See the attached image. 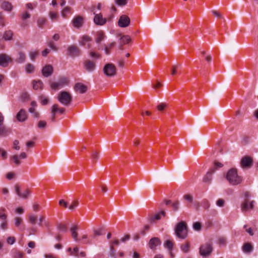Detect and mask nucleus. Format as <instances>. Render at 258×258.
Masks as SVG:
<instances>
[{
    "label": "nucleus",
    "mask_w": 258,
    "mask_h": 258,
    "mask_svg": "<svg viewBox=\"0 0 258 258\" xmlns=\"http://www.w3.org/2000/svg\"><path fill=\"white\" fill-rule=\"evenodd\" d=\"M12 158H13L14 163L16 165H19L21 164V162L19 160L20 158L18 155H14Z\"/></svg>",
    "instance_id": "680f3d73"
},
{
    "label": "nucleus",
    "mask_w": 258,
    "mask_h": 258,
    "mask_svg": "<svg viewBox=\"0 0 258 258\" xmlns=\"http://www.w3.org/2000/svg\"><path fill=\"white\" fill-rule=\"evenodd\" d=\"M130 24V19L126 15L121 16L118 21V25L119 27L125 28Z\"/></svg>",
    "instance_id": "9b49d317"
},
{
    "label": "nucleus",
    "mask_w": 258,
    "mask_h": 258,
    "mask_svg": "<svg viewBox=\"0 0 258 258\" xmlns=\"http://www.w3.org/2000/svg\"><path fill=\"white\" fill-rule=\"evenodd\" d=\"M12 4L7 1H4L2 3L1 8L8 12H11L13 9Z\"/></svg>",
    "instance_id": "4be33fe9"
},
{
    "label": "nucleus",
    "mask_w": 258,
    "mask_h": 258,
    "mask_svg": "<svg viewBox=\"0 0 258 258\" xmlns=\"http://www.w3.org/2000/svg\"><path fill=\"white\" fill-rule=\"evenodd\" d=\"M114 2L118 6L123 7L127 4L128 0H114Z\"/></svg>",
    "instance_id": "4c0bfd02"
},
{
    "label": "nucleus",
    "mask_w": 258,
    "mask_h": 258,
    "mask_svg": "<svg viewBox=\"0 0 258 258\" xmlns=\"http://www.w3.org/2000/svg\"><path fill=\"white\" fill-rule=\"evenodd\" d=\"M30 17V14L27 12H25L21 14V18L22 20L25 21V20L29 19Z\"/></svg>",
    "instance_id": "603ef678"
},
{
    "label": "nucleus",
    "mask_w": 258,
    "mask_h": 258,
    "mask_svg": "<svg viewBox=\"0 0 258 258\" xmlns=\"http://www.w3.org/2000/svg\"><path fill=\"white\" fill-rule=\"evenodd\" d=\"M29 56L32 61H34L38 55V51L36 50H31L29 52Z\"/></svg>",
    "instance_id": "c756f323"
},
{
    "label": "nucleus",
    "mask_w": 258,
    "mask_h": 258,
    "mask_svg": "<svg viewBox=\"0 0 258 258\" xmlns=\"http://www.w3.org/2000/svg\"><path fill=\"white\" fill-rule=\"evenodd\" d=\"M103 72L107 77H113L116 75V69L114 64L108 63L104 66Z\"/></svg>",
    "instance_id": "423d86ee"
},
{
    "label": "nucleus",
    "mask_w": 258,
    "mask_h": 258,
    "mask_svg": "<svg viewBox=\"0 0 258 258\" xmlns=\"http://www.w3.org/2000/svg\"><path fill=\"white\" fill-rule=\"evenodd\" d=\"M0 228L2 230H6L8 229V221H2L0 223Z\"/></svg>",
    "instance_id": "a19ab883"
},
{
    "label": "nucleus",
    "mask_w": 258,
    "mask_h": 258,
    "mask_svg": "<svg viewBox=\"0 0 258 258\" xmlns=\"http://www.w3.org/2000/svg\"><path fill=\"white\" fill-rule=\"evenodd\" d=\"M68 51L69 54L73 57H76L80 55V49L74 45H71L68 48Z\"/></svg>",
    "instance_id": "4468645a"
},
{
    "label": "nucleus",
    "mask_w": 258,
    "mask_h": 258,
    "mask_svg": "<svg viewBox=\"0 0 258 258\" xmlns=\"http://www.w3.org/2000/svg\"><path fill=\"white\" fill-rule=\"evenodd\" d=\"M181 249L184 252H188L189 249V244L188 243H184L181 246Z\"/></svg>",
    "instance_id": "58836bf2"
},
{
    "label": "nucleus",
    "mask_w": 258,
    "mask_h": 258,
    "mask_svg": "<svg viewBox=\"0 0 258 258\" xmlns=\"http://www.w3.org/2000/svg\"><path fill=\"white\" fill-rule=\"evenodd\" d=\"M78 229V228L77 226H74L73 227H72L71 228V233H72V235L74 239V240L76 242H78L79 241V239L77 238V236H78V234L76 232V231Z\"/></svg>",
    "instance_id": "c85d7f7f"
},
{
    "label": "nucleus",
    "mask_w": 258,
    "mask_h": 258,
    "mask_svg": "<svg viewBox=\"0 0 258 258\" xmlns=\"http://www.w3.org/2000/svg\"><path fill=\"white\" fill-rule=\"evenodd\" d=\"M44 222V224L46 226L48 225V223L46 221H45L44 218L43 216H40L39 217V222L38 225L41 226L42 225V223Z\"/></svg>",
    "instance_id": "13d9d810"
},
{
    "label": "nucleus",
    "mask_w": 258,
    "mask_h": 258,
    "mask_svg": "<svg viewBox=\"0 0 258 258\" xmlns=\"http://www.w3.org/2000/svg\"><path fill=\"white\" fill-rule=\"evenodd\" d=\"M68 83L69 80L67 78L63 77L59 79L57 82L52 83L51 87L53 89L57 90L67 85Z\"/></svg>",
    "instance_id": "0eeeda50"
},
{
    "label": "nucleus",
    "mask_w": 258,
    "mask_h": 258,
    "mask_svg": "<svg viewBox=\"0 0 258 258\" xmlns=\"http://www.w3.org/2000/svg\"><path fill=\"white\" fill-rule=\"evenodd\" d=\"M53 72V69L52 66L47 64L42 69V74L45 77H48L51 76Z\"/></svg>",
    "instance_id": "2eb2a0df"
},
{
    "label": "nucleus",
    "mask_w": 258,
    "mask_h": 258,
    "mask_svg": "<svg viewBox=\"0 0 258 258\" xmlns=\"http://www.w3.org/2000/svg\"><path fill=\"white\" fill-rule=\"evenodd\" d=\"M26 59V55L25 53L21 51L18 52L17 56L15 59V61L18 63H24Z\"/></svg>",
    "instance_id": "aec40b11"
},
{
    "label": "nucleus",
    "mask_w": 258,
    "mask_h": 258,
    "mask_svg": "<svg viewBox=\"0 0 258 258\" xmlns=\"http://www.w3.org/2000/svg\"><path fill=\"white\" fill-rule=\"evenodd\" d=\"M57 228L61 232H67V227L63 224H59L57 225Z\"/></svg>",
    "instance_id": "37998d69"
},
{
    "label": "nucleus",
    "mask_w": 258,
    "mask_h": 258,
    "mask_svg": "<svg viewBox=\"0 0 258 258\" xmlns=\"http://www.w3.org/2000/svg\"><path fill=\"white\" fill-rule=\"evenodd\" d=\"M15 176V174L14 173H12V172H9L7 174V178L9 179V180H11Z\"/></svg>",
    "instance_id": "774afa93"
},
{
    "label": "nucleus",
    "mask_w": 258,
    "mask_h": 258,
    "mask_svg": "<svg viewBox=\"0 0 258 258\" xmlns=\"http://www.w3.org/2000/svg\"><path fill=\"white\" fill-rule=\"evenodd\" d=\"M48 46L52 50L54 51H56L57 50V48L56 46L52 42H49L48 43Z\"/></svg>",
    "instance_id": "69168bd1"
},
{
    "label": "nucleus",
    "mask_w": 258,
    "mask_h": 258,
    "mask_svg": "<svg viewBox=\"0 0 258 258\" xmlns=\"http://www.w3.org/2000/svg\"><path fill=\"white\" fill-rule=\"evenodd\" d=\"M245 199L241 203L240 208L242 212H246L251 210L254 208V204L255 202L248 199V194L246 193L245 194Z\"/></svg>",
    "instance_id": "39448f33"
},
{
    "label": "nucleus",
    "mask_w": 258,
    "mask_h": 258,
    "mask_svg": "<svg viewBox=\"0 0 258 258\" xmlns=\"http://www.w3.org/2000/svg\"><path fill=\"white\" fill-rule=\"evenodd\" d=\"M94 14L95 15L94 18V22L95 24L97 25H103L106 22V19L103 18V16L101 13L95 14L94 12Z\"/></svg>",
    "instance_id": "ddd939ff"
},
{
    "label": "nucleus",
    "mask_w": 258,
    "mask_h": 258,
    "mask_svg": "<svg viewBox=\"0 0 258 258\" xmlns=\"http://www.w3.org/2000/svg\"><path fill=\"white\" fill-rule=\"evenodd\" d=\"M164 246L165 248H167L169 250H170L172 248L173 244L172 243L170 240H167L164 243Z\"/></svg>",
    "instance_id": "79ce46f5"
},
{
    "label": "nucleus",
    "mask_w": 258,
    "mask_h": 258,
    "mask_svg": "<svg viewBox=\"0 0 258 258\" xmlns=\"http://www.w3.org/2000/svg\"><path fill=\"white\" fill-rule=\"evenodd\" d=\"M9 133V130L3 124L0 125V136L6 137Z\"/></svg>",
    "instance_id": "bb28decb"
},
{
    "label": "nucleus",
    "mask_w": 258,
    "mask_h": 258,
    "mask_svg": "<svg viewBox=\"0 0 258 258\" xmlns=\"http://www.w3.org/2000/svg\"><path fill=\"white\" fill-rule=\"evenodd\" d=\"M179 203L177 201L172 203V206L173 207V210L177 211L179 209Z\"/></svg>",
    "instance_id": "052dcab7"
},
{
    "label": "nucleus",
    "mask_w": 258,
    "mask_h": 258,
    "mask_svg": "<svg viewBox=\"0 0 258 258\" xmlns=\"http://www.w3.org/2000/svg\"><path fill=\"white\" fill-rule=\"evenodd\" d=\"M12 61L11 58L7 54H0V66L2 67H6L9 63Z\"/></svg>",
    "instance_id": "f8f14e48"
},
{
    "label": "nucleus",
    "mask_w": 258,
    "mask_h": 258,
    "mask_svg": "<svg viewBox=\"0 0 258 258\" xmlns=\"http://www.w3.org/2000/svg\"><path fill=\"white\" fill-rule=\"evenodd\" d=\"M46 125V122L43 120H40L38 122V127L40 128H43Z\"/></svg>",
    "instance_id": "bf43d9fd"
},
{
    "label": "nucleus",
    "mask_w": 258,
    "mask_h": 258,
    "mask_svg": "<svg viewBox=\"0 0 258 258\" xmlns=\"http://www.w3.org/2000/svg\"><path fill=\"white\" fill-rule=\"evenodd\" d=\"M58 105L57 104H54L52 105L51 108V111H53L54 112H58Z\"/></svg>",
    "instance_id": "338daca9"
},
{
    "label": "nucleus",
    "mask_w": 258,
    "mask_h": 258,
    "mask_svg": "<svg viewBox=\"0 0 258 258\" xmlns=\"http://www.w3.org/2000/svg\"><path fill=\"white\" fill-rule=\"evenodd\" d=\"M214 250L213 245L211 243H205L202 244L199 248V253L203 257H209Z\"/></svg>",
    "instance_id": "7ed1b4c3"
},
{
    "label": "nucleus",
    "mask_w": 258,
    "mask_h": 258,
    "mask_svg": "<svg viewBox=\"0 0 258 258\" xmlns=\"http://www.w3.org/2000/svg\"><path fill=\"white\" fill-rule=\"evenodd\" d=\"M15 238L13 236H10L7 239V242L9 244L12 245L15 242Z\"/></svg>",
    "instance_id": "09e8293b"
},
{
    "label": "nucleus",
    "mask_w": 258,
    "mask_h": 258,
    "mask_svg": "<svg viewBox=\"0 0 258 258\" xmlns=\"http://www.w3.org/2000/svg\"><path fill=\"white\" fill-rule=\"evenodd\" d=\"M100 155L96 151H94L92 153V158L93 160H97L99 158Z\"/></svg>",
    "instance_id": "864d4df0"
},
{
    "label": "nucleus",
    "mask_w": 258,
    "mask_h": 258,
    "mask_svg": "<svg viewBox=\"0 0 258 258\" xmlns=\"http://www.w3.org/2000/svg\"><path fill=\"white\" fill-rule=\"evenodd\" d=\"M45 22L44 18H39L37 20V25L39 27H42L45 24Z\"/></svg>",
    "instance_id": "a18cd8bd"
},
{
    "label": "nucleus",
    "mask_w": 258,
    "mask_h": 258,
    "mask_svg": "<svg viewBox=\"0 0 258 258\" xmlns=\"http://www.w3.org/2000/svg\"><path fill=\"white\" fill-rule=\"evenodd\" d=\"M175 233L178 238L182 239L187 237V226L184 222H180L177 224L175 229Z\"/></svg>",
    "instance_id": "f03ea898"
},
{
    "label": "nucleus",
    "mask_w": 258,
    "mask_h": 258,
    "mask_svg": "<svg viewBox=\"0 0 258 258\" xmlns=\"http://www.w3.org/2000/svg\"><path fill=\"white\" fill-rule=\"evenodd\" d=\"M181 66L180 64L179 65H173L171 68V73L172 75H174L177 73V70Z\"/></svg>",
    "instance_id": "c03bdc74"
},
{
    "label": "nucleus",
    "mask_w": 258,
    "mask_h": 258,
    "mask_svg": "<svg viewBox=\"0 0 258 258\" xmlns=\"http://www.w3.org/2000/svg\"><path fill=\"white\" fill-rule=\"evenodd\" d=\"M252 164V159L249 156L243 157L240 161V166L242 168H250Z\"/></svg>",
    "instance_id": "1a4fd4ad"
},
{
    "label": "nucleus",
    "mask_w": 258,
    "mask_h": 258,
    "mask_svg": "<svg viewBox=\"0 0 258 258\" xmlns=\"http://www.w3.org/2000/svg\"><path fill=\"white\" fill-rule=\"evenodd\" d=\"M91 40L92 39L90 36L86 35H83L81 38L80 44L83 46H85L87 44L88 47H89L90 44L89 43L91 41Z\"/></svg>",
    "instance_id": "412c9836"
},
{
    "label": "nucleus",
    "mask_w": 258,
    "mask_h": 258,
    "mask_svg": "<svg viewBox=\"0 0 258 258\" xmlns=\"http://www.w3.org/2000/svg\"><path fill=\"white\" fill-rule=\"evenodd\" d=\"M183 199L187 201H188L189 203H192L193 201V197L191 195L189 194H186L184 195Z\"/></svg>",
    "instance_id": "6e6d98bb"
},
{
    "label": "nucleus",
    "mask_w": 258,
    "mask_h": 258,
    "mask_svg": "<svg viewBox=\"0 0 258 258\" xmlns=\"http://www.w3.org/2000/svg\"><path fill=\"white\" fill-rule=\"evenodd\" d=\"M242 249L245 253H250L252 250L253 247L249 243H246L243 245Z\"/></svg>",
    "instance_id": "a878e982"
},
{
    "label": "nucleus",
    "mask_w": 258,
    "mask_h": 258,
    "mask_svg": "<svg viewBox=\"0 0 258 258\" xmlns=\"http://www.w3.org/2000/svg\"><path fill=\"white\" fill-rule=\"evenodd\" d=\"M215 170V167L213 168L210 171L207 172L206 174L203 177V181L205 183L210 184L213 178V174Z\"/></svg>",
    "instance_id": "a211bd4d"
},
{
    "label": "nucleus",
    "mask_w": 258,
    "mask_h": 258,
    "mask_svg": "<svg viewBox=\"0 0 258 258\" xmlns=\"http://www.w3.org/2000/svg\"><path fill=\"white\" fill-rule=\"evenodd\" d=\"M19 142L17 140H15L13 142V148L16 150H19L20 149V147L19 146Z\"/></svg>",
    "instance_id": "5fc2aeb1"
},
{
    "label": "nucleus",
    "mask_w": 258,
    "mask_h": 258,
    "mask_svg": "<svg viewBox=\"0 0 258 258\" xmlns=\"http://www.w3.org/2000/svg\"><path fill=\"white\" fill-rule=\"evenodd\" d=\"M83 66L85 70L89 72L92 73L96 69V63L92 60L87 59L84 61Z\"/></svg>",
    "instance_id": "9d476101"
},
{
    "label": "nucleus",
    "mask_w": 258,
    "mask_h": 258,
    "mask_svg": "<svg viewBox=\"0 0 258 258\" xmlns=\"http://www.w3.org/2000/svg\"><path fill=\"white\" fill-rule=\"evenodd\" d=\"M14 258H22L23 254L20 251H16L13 255Z\"/></svg>",
    "instance_id": "0e129e2a"
},
{
    "label": "nucleus",
    "mask_w": 258,
    "mask_h": 258,
    "mask_svg": "<svg viewBox=\"0 0 258 258\" xmlns=\"http://www.w3.org/2000/svg\"><path fill=\"white\" fill-rule=\"evenodd\" d=\"M37 220V217L34 215H30L29 217V221L32 224H34Z\"/></svg>",
    "instance_id": "49530a36"
},
{
    "label": "nucleus",
    "mask_w": 258,
    "mask_h": 258,
    "mask_svg": "<svg viewBox=\"0 0 258 258\" xmlns=\"http://www.w3.org/2000/svg\"><path fill=\"white\" fill-rule=\"evenodd\" d=\"M28 111L30 113H31L32 116L34 118H39L40 116V113L36 110L35 108H29Z\"/></svg>",
    "instance_id": "72a5a7b5"
},
{
    "label": "nucleus",
    "mask_w": 258,
    "mask_h": 258,
    "mask_svg": "<svg viewBox=\"0 0 258 258\" xmlns=\"http://www.w3.org/2000/svg\"><path fill=\"white\" fill-rule=\"evenodd\" d=\"M15 192L19 198L27 199L28 197L30 191L28 189H25L24 190H22L20 186L16 185L15 186Z\"/></svg>",
    "instance_id": "6e6552de"
},
{
    "label": "nucleus",
    "mask_w": 258,
    "mask_h": 258,
    "mask_svg": "<svg viewBox=\"0 0 258 258\" xmlns=\"http://www.w3.org/2000/svg\"><path fill=\"white\" fill-rule=\"evenodd\" d=\"M49 18L52 21H54L58 18V15L56 13L53 12H49Z\"/></svg>",
    "instance_id": "de8ad7c7"
},
{
    "label": "nucleus",
    "mask_w": 258,
    "mask_h": 258,
    "mask_svg": "<svg viewBox=\"0 0 258 258\" xmlns=\"http://www.w3.org/2000/svg\"><path fill=\"white\" fill-rule=\"evenodd\" d=\"M165 213L164 211H162L159 213L155 215L151 219V222H153L154 220H159L160 219V216H165Z\"/></svg>",
    "instance_id": "e433bc0d"
},
{
    "label": "nucleus",
    "mask_w": 258,
    "mask_h": 258,
    "mask_svg": "<svg viewBox=\"0 0 258 258\" xmlns=\"http://www.w3.org/2000/svg\"><path fill=\"white\" fill-rule=\"evenodd\" d=\"M226 180L232 185H237L242 181V177L238 174L237 169L232 168L228 170L225 176Z\"/></svg>",
    "instance_id": "f257e3e1"
},
{
    "label": "nucleus",
    "mask_w": 258,
    "mask_h": 258,
    "mask_svg": "<svg viewBox=\"0 0 258 258\" xmlns=\"http://www.w3.org/2000/svg\"><path fill=\"white\" fill-rule=\"evenodd\" d=\"M40 99L41 103L42 105H46L48 102V99L46 97H45L43 96H41L40 97Z\"/></svg>",
    "instance_id": "e2e57ef3"
},
{
    "label": "nucleus",
    "mask_w": 258,
    "mask_h": 258,
    "mask_svg": "<svg viewBox=\"0 0 258 258\" xmlns=\"http://www.w3.org/2000/svg\"><path fill=\"white\" fill-rule=\"evenodd\" d=\"M33 87L35 90H38L39 89H42L43 83L41 81H34L33 82Z\"/></svg>",
    "instance_id": "cd10ccee"
},
{
    "label": "nucleus",
    "mask_w": 258,
    "mask_h": 258,
    "mask_svg": "<svg viewBox=\"0 0 258 258\" xmlns=\"http://www.w3.org/2000/svg\"><path fill=\"white\" fill-rule=\"evenodd\" d=\"M23 219L19 217H16L14 218V223L15 225L18 227L19 230L21 231H22L24 229V228H22V227L21 226L22 223Z\"/></svg>",
    "instance_id": "393cba45"
},
{
    "label": "nucleus",
    "mask_w": 258,
    "mask_h": 258,
    "mask_svg": "<svg viewBox=\"0 0 258 258\" xmlns=\"http://www.w3.org/2000/svg\"><path fill=\"white\" fill-rule=\"evenodd\" d=\"M167 105L166 103H161L157 106V108L159 111H162L167 106Z\"/></svg>",
    "instance_id": "3c124183"
},
{
    "label": "nucleus",
    "mask_w": 258,
    "mask_h": 258,
    "mask_svg": "<svg viewBox=\"0 0 258 258\" xmlns=\"http://www.w3.org/2000/svg\"><path fill=\"white\" fill-rule=\"evenodd\" d=\"M106 36L103 32H98L96 34V38H95V42L100 44L102 41H103Z\"/></svg>",
    "instance_id": "5701e85b"
},
{
    "label": "nucleus",
    "mask_w": 258,
    "mask_h": 258,
    "mask_svg": "<svg viewBox=\"0 0 258 258\" xmlns=\"http://www.w3.org/2000/svg\"><path fill=\"white\" fill-rule=\"evenodd\" d=\"M79 205V202L77 200L74 201L72 202V203L69 207V209L70 210H74L76 209Z\"/></svg>",
    "instance_id": "ea45409f"
},
{
    "label": "nucleus",
    "mask_w": 258,
    "mask_h": 258,
    "mask_svg": "<svg viewBox=\"0 0 258 258\" xmlns=\"http://www.w3.org/2000/svg\"><path fill=\"white\" fill-rule=\"evenodd\" d=\"M119 40L120 41V43L124 45L126 43H128L131 41V38L127 35H123L120 36V37L119 38Z\"/></svg>",
    "instance_id": "7c9ffc66"
},
{
    "label": "nucleus",
    "mask_w": 258,
    "mask_h": 258,
    "mask_svg": "<svg viewBox=\"0 0 258 258\" xmlns=\"http://www.w3.org/2000/svg\"><path fill=\"white\" fill-rule=\"evenodd\" d=\"M161 242L159 238L153 237L149 242V246L151 249H155L156 247L161 244Z\"/></svg>",
    "instance_id": "f3484780"
},
{
    "label": "nucleus",
    "mask_w": 258,
    "mask_h": 258,
    "mask_svg": "<svg viewBox=\"0 0 258 258\" xmlns=\"http://www.w3.org/2000/svg\"><path fill=\"white\" fill-rule=\"evenodd\" d=\"M193 228L196 231H200L201 229V225L199 222H195L193 224Z\"/></svg>",
    "instance_id": "4d7b16f0"
},
{
    "label": "nucleus",
    "mask_w": 258,
    "mask_h": 258,
    "mask_svg": "<svg viewBox=\"0 0 258 258\" xmlns=\"http://www.w3.org/2000/svg\"><path fill=\"white\" fill-rule=\"evenodd\" d=\"M225 204V201L222 199H218L216 202V205L219 207H224Z\"/></svg>",
    "instance_id": "8fccbe9b"
},
{
    "label": "nucleus",
    "mask_w": 258,
    "mask_h": 258,
    "mask_svg": "<svg viewBox=\"0 0 258 258\" xmlns=\"http://www.w3.org/2000/svg\"><path fill=\"white\" fill-rule=\"evenodd\" d=\"M74 90L80 93H85L87 90V87L81 83H77L75 84Z\"/></svg>",
    "instance_id": "6ab92c4d"
},
{
    "label": "nucleus",
    "mask_w": 258,
    "mask_h": 258,
    "mask_svg": "<svg viewBox=\"0 0 258 258\" xmlns=\"http://www.w3.org/2000/svg\"><path fill=\"white\" fill-rule=\"evenodd\" d=\"M102 231H103V229L101 228H98V229H94L93 230V235L92 236L93 237L95 238L97 236H99L102 235Z\"/></svg>",
    "instance_id": "c9c22d12"
},
{
    "label": "nucleus",
    "mask_w": 258,
    "mask_h": 258,
    "mask_svg": "<svg viewBox=\"0 0 258 258\" xmlns=\"http://www.w3.org/2000/svg\"><path fill=\"white\" fill-rule=\"evenodd\" d=\"M12 32L11 31H8L4 33L3 38L6 40H11L12 39Z\"/></svg>",
    "instance_id": "f704fd0d"
},
{
    "label": "nucleus",
    "mask_w": 258,
    "mask_h": 258,
    "mask_svg": "<svg viewBox=\"0 0 258 258\" xmlns=\"http://www.w3.org/2000/svg\"><path fill=\"white\" fill-rule=\"evenodd\" d=\"M57 100L63 105L69 106L72 101V97L68 92L61 91L57 96Z\"/></svg>",
    "instance_id": "20e7f679"
},
{
    "label": "nucleus",
    "mask_w": 258,
    "mask_h": 258,
    "mask_svg": "<svg viewBox=\"0 0 258 258\" xmlns=\"http://www.w3.org/2000/svg\"><path fill=\"white\" fill-rule=\"evenodd\" d=\"M73 22L75 27L79 28L82 25L83 19L81 17H77L73 20Z\"/></svg>",
    "instance_id": "b1692460"
},
{
    "label": "nucleus",
    "mask_w": 258,
    "mask_h": 258,
    "mask_svg": "<svg viewBox=\"0 0 258 258\" xmlns=\"http://www.w3.org/2000/svg\"><path fill=\"white\" fill-rule=\"evenodd\" d=\"M16 118L19 122H24L27 119V114L26 111L21 109L17 114Z\"/></svg>",
    "instance_id": "dca6fc26"
},
{
    "label": "nucleus",
    "mask_w": 258,
    "mask_h": 258,
    "mask_svg": "<svg viewBox=\"0 0 258 258\" xmlns=\"http://www.w3.org/2000/svg\"><path fill=\"white\" fill-rule=\"evenodd\" d=\"M251 142V138L248 136L244 135L241 138V143L243 145H247Z\"/></svg>",
    "instance_id": "473e14b6"
},
{
    "label": "nucleus",
    "mask_w": 258,
    "mask_h": 258,
    "mask_svg": "<svg viewBox=\"0 0 258 258\" xmlns=\"http://www.w3.org/2000/svg\"><path fill=\"white\" fill-rule=\"evenodd\" d=\"M35 67L33 64L31 63H28L25 67V71L28 74H31L34 72Z\"/></svg>",
    "instance_id": "2f4dec72"
}]
</instances>
